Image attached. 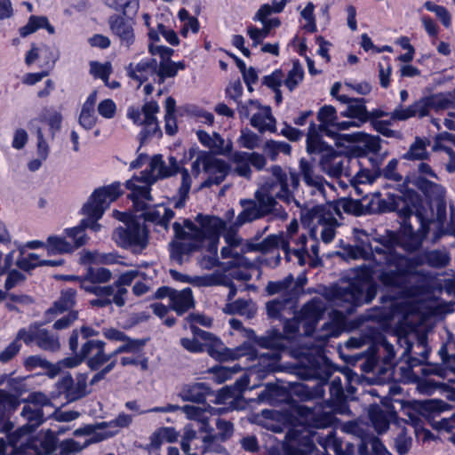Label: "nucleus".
Returning a JSON list of instances; mask_svg holds the SVG:
<instances>
[{"mask_svg":"<svg viewBox=\"0 0 455 455\" xmlns=\"http://www.w3.org/2000/svg\"><path fill=\"white\" fill-rule=\"evenodd\" d=\"M20 405V399L12 396L6 389L0 388V425L2 427H14L10 417Z\"/></svg>","mask_w":455,"mask_h":455,"instance_id":"36","label":"nucleus"},{"mask_svg":"<svg viewBox=\"0 0 455 455\" xmlns=\"http://www.w3.org/2000/svg\"><path fill=\"white\" fill-rule=\"evenodd\" d=\"M186 65L183 61L173 62V61H160L157 63L156 76L158 77V83H164L166 78L174 77L178 70L185 69Z\"/></svg>","mask_w":455,"mask_h":455,"instance_id":"56","label":"nucleus"},{"mask_svg":"<svg viewBox=\"0 0 455 455\" xmlns=\"http://www.w3.org/2000/svg\"><path fill=\"white\" fill-rule=\"evenodd\" d=\"M196 135L204 146L212 149L216 154L223 155L231 151V144L225 147L224 139L217 132L210 135L207 132L200 130L197 131Z\"/></svg>","mask_w":455,"mask_h":455,"instance_id":"44","label":"nucleus"},{"mask_svg":"<svg viewBox=\"0 0 455 455\" xmlns=\"http://www.w3.org/2000/svg\"><path fill=\"white\" fill-rule=\"evenodd\" d=\"M347 433L357 435L360 439L358 452L360 455H392L384 447L379 439L366 428H343Z\"/></svg>","mask_w":455,"mask_h":455,"instance_id":"26","label":"nucleus"},{"mask_svg":"<svg viewBox=\"0 0 455 455\" xmlns=\"http://www.w3.org/2000/svg\"><path fill=\"white\" fill-rule=\"evenodd\" d=\"M275 123V118L271 114L269 107H265L262 112L254 114L251 118V125L258 129L259 132L267 131L275 132L276 131Z\"/></svg>","mask_w":455,"mask_h":455,"instance_id":"50","label":"nucleus"},{"mask_svg":"<svg viewBox=\"0 0 455 455\" xmlns=\"http://www.w3.org/2000/svg\"><path fill=\"white\" fill-rule=\"evenodd\" d=\"M112 239L117 246L130 250L133 254H140L148 245V230L145 225L132 220L116 228Z\"/></svg>","mask_w":455,"mask_h":455,"instance_id":"14","label":"nucleus"},{"mask_svg":"<svg viewBox=\"0 0 455 455\" xmlns=\"http://www.w3.org/2000/svg\"><path fill=\"white\" fill-rule=\"evenodd\" d=\"M159 111V106L156 101H149L143 105L142 112L144 116V129L140 133V144L142 145L148 137L155 135L156 132L162 135L159 129L156 114Z\"/></svg>","mask_w":455,"mask_h":455,"instance_id":"32","label":"nucleus"},{"mask_svg":"<svg viewBox=\"0 0 455 455\" xmlns=\"http://www.w3.org/2000/svg\"><path fill=\"white\" fill-rule=\"evenodd\" d=\"M304 78V69L299 60H295L292 63L291 69L288 72V75L285 78H283L284 85L289 89L290 92H292L299 84Z\"/></svg>","mask_w":455,"mask_h":455,"instance_id":"61","label":"nucleus"},{"mask_svg":"<svg viewBox=\"0 0 455 455\" xmlns=\"http://www.w3.org/2000/svg\"><path fill=\"white\" fill-rule=\"evenodd\" d=\"M156 182L155 173L151 169L145 170L139 176L134 175L125 182V187L131 191L127 196L132 200L135 211L147 208V202H152L151 186Z\"/></svg>","mask_w":455,"mask_h":455,"instance_id":"17","label":"nucleus"},{"mask_svg":"<svg viewBox=\"0 0 455 455\" xmlns=\"http://www.w3.org/2000/svg\"><path fill=\"white\" fill-rule=\"evenodd\" d=\"M103 428H99L102 430ZM98 428H76L74 432L76 437H84L83 442L67 439L60 443V455H71L81 451L92 443L101 442L116 434V432L96 431Z\"/></svg>","mask_w":455,"mask_h":455,"instance_id":"19","label":"nucleus"},{"mask_svg":"<svg viewBox=\"0 0 455 455\" xmlns=\"http://www.w3.org/2000/svg\"><path fill=\"white\" fill-rule=\"evenodd\" d=\"M46 248L49 255L71 253L76 250L65 237L51 235L47 238Z\"/></svg>","mask_w":455,"mask_h":455,"instance_id":"55","label":"nucleus"},{"mask_svg":"<svg viewBox=\"0 0 455 455\" xmlns=\"http://www.w3.org/2000/svg\"><path fill=\"white\" fill-rule=\"evenodd\" d=\"M173 293L170 302V308L178 315H182L195 307L196 301L190 288H185L180 291L176 290Z\"/></svg>","mask_w":455,"mask_h":455,"instance_id":"41","label":"nucleus"},{"mask_svg":"<svg viewBox=\"0 0 455 455\" xmlns=\"http://www.w3.org/2000/svg\"><path fill=\"white\" fill-rule=\"evenodd\" d=\"M21 417L27 420L22 427H39L44 423V417L40 407L36 405H24L20 412Z\"/></svg>","mask_w":455,"mask_h":455,"instance_id":"57","label":"nucleus"},{"mask_svg":"<svg viewBox=\"0 0 455 455\" xmlns=\"http://www.w3.org/2000/svg\"><path fill=\"white\" fill-rule=\"evenodd\" d=\"M324 311L325 303L320 298H313L302 307L299 315L302 319L303 332L306 336L313 335Z\"/></svg>","mask_w":455,"mask_h":455,"instance_id":"24","label":"nucleus"},{"mask_svg":"<svg viewBox=\"0 0 455 455\" xmlns=\"http://www.w3.org/2000/svg\"><path fill=\"white\" fill-rule=\"evenodd\" d=\"M122 193L120 182H113L108 186L95 189L82 208L83 213L87 216L86 219L82 220L84 229L90 228L98 232L101 228L98 220L101 219L110 204L116 200Z\"/></svg>","mask_w":455,"mask_h":455,"instance_id":"9","label":"nucleus"},{"mask_svg":"<svg viewBox=\"0 0 455 455\" xmlns=\"http://www.w3.org/2000/svg\"><path fill=\"white\" fill-rule=\"evenodd\" d=\"M455 108V89L451 92L433 93L421 97L407 108L398 105L392 112H387L381 108L371 111L367 109L366 123L370 124L380 121L379 119L390 116L392 121H405L411 117L423 118L434 110L438 113L446 109Z\"/></svg>","mask_w":455,"mask_h":455,"instance_id":"5","label":"nucleus"},{"mask_svg":"<svg viewBox=\"0 0 455 455\" xmlns=\"http://www.w3.org/2000/svg\"><path fill=\"white\" fill-rule=\"evenodd\" d=\"M338 113L336 108L331 105H324L317 112V120L319 124L315 122L309 123L307 133V151L319 152L326 148V142L323 140V134L329 137H335L333 127L337 122Z\"/></svg>","mask_w":455,"mask_h":455,"instance_id":"12","label":"nucleus"},{"mask_svg":"<svg viewBox=\"0 0 455 455\" xmlns=\"http://www.w3.org/2000/svg\"><path fill=\"white\" fill-rule=\"evenodd\" d=\"M329 387L330 400L324 404H318L314 407L306 405H296L291 409V413L276 410L264 409L259 413L253 412L248 417L251 424L260 427H277L275 424L267 425L265 420H273L290 427H358L355 420L340 422L336 417L337 414H345L348 411L346 403V395L340 377H333L331 381L323 380L318 383L309 395L312 397H323L324 387Z\"/></svg>","mask_w":455,"mask_h":455,"instance_id":"2","label":"nucleus"},{"mask_svg":"<svg viewBox=\"0 0 455 455\" xmlns=\"http://www.w3.org/2000/svg\"><path fill=\"white\" fill-rule=\"evenodd\" d=\"M230 165L224 160L214 157L212 154L209 160H205L204 172L208 178L202 183L201 188H211L220 185L230 172Z\"/></svg>","mask_w":455,"mask_h":455,"instance_id":"28","label":"nucleus"},{"mask_svg":"<svg viewBox=\"0 0 455 455\" xmlns=\"http://www.w3.org/2000/svg\"><path fill=\"white\" fill-rule=\"evenodd\" d=\"M157 60L154 58L143 60L134 65L130 63L126 67L127 76L139 83V87L147 82L150 76L156 75Z\"/></svg>","mask_w":455,"mask_h":455,"instance_id":"33","label":"nucleus"},{"mask_svg":"<svg viewBox=\"0 0 455 455\" xmlns=\"http://www.w3.org/2000/svg\"><path fill=\"white\" fill-rule=\"evenodd\" d=\"M299 176L301 175L304 183L312 188V194H320L324 196L326 182L323 178L315 172L314 164L312 162L301 158L299 161V172H296Z\"/></svg>","mask_w":455,"mask_h":455,"instance_id":"31","label":"nucleus"},{"mask_svg":"<svg viewBox=\"0 0 455 455\" xmlns=\"http://www.w3.org/2000/svg\"><path fill=\"white\" fill-rule=\"evenodd\" d=\"M421 373L425 376L436 375L449 383H455V364H427L421 369Z\"/></svg>","mask_w":455,"mask_h":455,"instance_id":"53","label":"nucleus"},{"mask_svg":"<svg viewBox=\"0 0 455 455\" xmlns=\"http://www.w3.org/2000/svg\"><path fill=\"white\" fill-rule=\"evenodd\" d=\"M288 390L278 384L267 383L258 394V401L263 403L276 405L289 399Z\"/></svg>","mask_w":455,"mask_h":455,"instance_id":"37","label":"nucleus"},{"mask_svg":"<svg viewBox=\"0 0 455 455\" xmlns=\"http://www.w3.org/2000/svg\"><path fill=\"white\" fill-rule=\"evenodd\" d=\"M314 438L325 452L333 451L335 455H351L354 445L347 443V449H342V440L330 432L325 437L317 435L311 428H289L282 442V447L286 455H319L315 449Z\"/></svg>","mask_w":455,"mask_h":455,"instance_id":"6","label":"nucleus"},{"mask_svg":"<svg viewBox=\"0 0 455 455\" xmlns=\"http://www.w3.org/2000/svg\"><path fill=\"white\" fill-rule=\"evenodd\" d=\"M380 307L371 308L367 313V318L377 321L385 322L391 319L393 315L394 299L389 295H383L379 298Z\"/></svg>","mask_w":455,"mask_h":455,"instance_id":"49","label":"nucleus"},{"mask_svg":"<svg viewBox=\"0 0 455 455\" xmlns=\"http://www.w3.org/2000/svg\"><path fill=\"white\" fill-rule=\"evenodd\" d=\"M399 348L403 349L401 360L410 368L429 364L427 361L430 349L427 346V336L424 333L404 332L394 336Z\"/></svg>","mask_w":455,"mask_h":455,"instance_id":"13","label":"nucleus"},{"mask_svg":"<svg viewBox=\"0 0 455 455\" xmlns=\"http://www.w3.org/2000/svg\"><path fill=\"white\" fill-rule=\"evenodd\" d=\"M133 17L127 18L124 15H112L108 19L109 28L120 41V44L126 48H130L135 42V35L133 29Z\"/></svg>","mask_w":455,"mask_h":455,"instance_id":"25","label":"nucleus"},{"mask_svg":"<svg viewBox=\"0 0 455 455\" xmlns=\"http://www.w3.org/2000/svg\"><path fill=\"white\" fill-rule=\"evenodd\" d=\"M230 160L235 164L234 172L240 177L250 179L251 176V169L249 163L247 152L236 151L233 153Z\"/></svg>","mask_w":455,"mask_h":455,"instance_id":"58","label":"nucleus"},{"mask_svg":"<svg viewBox=\"0 0 455 455\" xmlns=\"http://www.w3.org/2000/svg\"><path fill=\"white\" fill-rule=\"evenodd\" d=\"M366 100L364 98H355L345 110L340 112L343 117H348L357 121L358 124H366Z\"/></svg>","mask_w":455,"mask_h":455,"instance_id":"48","label":"nucleus"},{"mask_svg":"<svg viewBox=\"0 0 455 455\" xmlns=\"http://www.w3.org/2000/svg\"><path fill=\"white\" fill-rule=\"evenodd\" d=\"M92 346L94 350L93 357L88 362V367L92 371L100 369L105 363L108 364L112 360L116 359L117 355L126 353L127 351L126 347L121 345L110 354H106L105 342H92Z\"/></svg>","mask_w":455,"mask_h":455,"instance_id":"35","label":"nucleus"},{"mask_svg":"<svg viewBox=\"0 0 455 455\" xmlns=\"http://www.w3.org/2000/svg\"><path fill=\"white\" fill-rule=\"evenodd\" d=\"M430 220H419V222L411 220V230L406 225L403 227V235L387 230L386 234L373 240L379 245H372L374 268L371 265L362 264L355 268L358 282L351 283L337 291V299L348 304L347 314H352L355 309L364 304H369L375 299L378 285L371 283L373 275L377 274L378 280L385 287L401 288L403 284V271L408 264V257L398 253L396 247H401L408 252L418 251L430 230Z\"/></svg>","mask_w":455,"mask_h":455,"instance_id":"1","label":"nucleus"},{"mask_svg":"<svg viewBox=\"0 0 455 455\" xmlns=\"http://www.w3.org/2000/svg\"><path fill=\"white\" fill-rule=\"evenodd\" d=\"M149 168L155 173L156 181L176 175L178 172L181 174V185L178 189L177 198L173 197V206L176 209H182L188 197V193L191 188L192 179L188 169L180 168L175 156H170L168 157V164L160 154L152 156Z\"/></svg>","mask_w":455,"mask_h":455,"instance_id":"10","label":"nucleus"},{"mask_svg":"<svg viewBox=\"0 0 455 455\" xmlns=\"http://www.w3.org/2000/svg\"><path fill=\"white\" fill-rule=\"evenodd\" d=\"M209 394L210 388L207 385L203 382H197L184 385L179 393V396L183 401L203 403L205 402L206 396Z\"/></svg>","mask_w":455,"mask_h":455,"instance_id":"42","label":"nucleus"},{"mask_svg":"<svg viewBox=\"0 0 455 455\" xmlns=\"http://www.w3.org/2000/svg\"><path fill=\"white\" fill-rule=\"evenodd\" d=\"M87 373H79L73 379L68 372L61 376L56 383L57 390L64 395L68 402H75L85 397L89 391L87 390Z\"/></svg>","mask_w":455,"mask_h":455,"instance_id":"21","label":"nucleus"},{"mask_svg":"<svg viewBox=\"0 0 455 455\" xmlns=\"http://www.w3.org/2000/svg\"><path fill=\"white\" fill-rule=\"evenodd\" d=\"M413 184L429 201V204L424 203V204L432 212L431 223L435 220L443 224L446 219L445 188L420 176L415 179Z\"/></svg>","mask_w":455,"mask_h":455,"instance_id":"16","label":"nucleus"},{"mask_svg":"<svg viewBox=\"0 0 455 455\" xmlns=\"http://www.w3.org/2000/svg\"><path fill=\"white\" fill-rule=\"evenodd\" d=\"M138 275V270H128L121 274L118 278L110 284L112 287V294L109 298L110 306L115 304L118 307H123L125 305L128 295L127 287L133 283Z\"/></svg>","mask_w":455,"mask_h":455,"instance_id":"29","label":"nucleus"},{"mask_svg":"<svg viewBox=\"0 0 455 455\" xmlns=\"http://www.w3.org/2000/svg\"><path fill=\"white\" fill-rule=\"evenodd\" d=\"M270 171L275 180L267 181L255 192V201L263 217L274 214L280 219H285L287 213L278 204L276 199L287 204L293 203L300 208V203L294 196L300 180L295 171L291 170L286 173L279 165H273Z\"/></svg>","mask_w":455,"mask_h":455,"instance_id":"3","label":"nucleus"},{"mask_svg":"<svg viewBox=\"0 0 455 455\" xmlns=\"http://www.w3.org/2000/svg\"><path fill=\"white\" fill-rule=\"evenodd\" d=\"M76 291L72 288H68L61 291L60 299L54 302L53 307L47 310V313L56 314L68 311L76 304Z\"/></svg>","mask_w":455,"mask_h":455,"instance_id":"54","label":"nucleus"},{"mask_svg":"<svg viewBox=\"0 0 455 455\" xmlns=\"http://www.w3.org/2000/svg\"><path fill=\"white\" fill-rule=\"evenodd\" d=\"M177 437L178 435L174 431V428H161L151 436L150 445L157 449L164 441L172 443L177 440Z\"/></svg>","mask_w":455,"mask_h":455,"instance_id":"64","label":"nucleus"},{"mask_svg":"<svg viewBox=\"0 0 455 455\" xmlns=\"http://www.w3.org/2000/svg\"><path fill=\"white\" fill-rule=\"evenodd\" d=\"M106 4L116 10H122V15L130 18V16H135L139 10V2L136 0H130L126 2H121V0H105Z\"/></svg>","mask_w":455,"mask_h":455,"instance_id":"60","label":"nucleus"},{"mask_svg":"<svg viewBox=\"0 0 455 455\" xmlns=\"http://www.w3.org/2000/svg\"><path fill=\"white\" fill-rule=\"evenodd\" d=\"M36 428H15L10 436L11 444L18 449V452L28 455H49L57 444L56 435L50 430H41L36 433Z\"/></svg>","mask_w":455,"mask_h":455,"instance_id":"8","label":"nucleus"},{"mask_svg":"<svg viewBox=\"0 0 455 455\" xmlns=\"http://www.w3.org/2000/svg\"><path fill=\"white\" fill-rule=\"evenodd\" d=\"M112 279V272L103 267H88L83 275L82 290L93 294L97 298L91 299L89 304L92 307H110L112 287L108 283Z\"/></svg>","mask_w":455,"mask_h":455,"instance_id":"11","label":"nucleus"},{"mask_svg":"<svg viewBox=\"0 0 455 455\" xmlns=\"http://www.w3.org/2000/svg\"><path fill=\"white\" fill-rule=\"evenodd\" d=\"M72 352V356L66 357L59 362V364L66 368H74L81 364L83 362H88L93 357L94 350L92 342L87 341L82 344L81 347L77 346L76 349H69Z\"/></svg>","mask_w":455,"mask_h":455,"instance_id":"40","label":"nucleus"},{"mask_svg":"<svg viewBox=\"0 0 455 455\" xmlns=\"http://www.w3.org/2000/svg\"><path fill=\"white\" fill-rule=\"evenodd\" d=\"M250 251H259L262 253L270 252L275 249L281 248L288 261L291 260L290 242L285 240L283 235H269L260 242H250L246 245Z\"/></svg>","mask_w":455,"mask_h":455,"instance_id":"30","label":"nucleus"},{"mask_svg":"<svg viewBox=\"0 0 455 455\" xmlns=\"http://www.w3.org/2000/svg\"><path fill=\"white\" fill-rule=\"evenodd\" d=\"M451 260L449 255L440 250L427 251L412 257L408 258V264L403 271V280L405 277L415 275L417 267L428 265L432 267L441 268L446 267Z\"/></svg>","mask_w":455,"mask_h":455,"instance_id":"22","label":"nucleus"},{"mask_svg":"<svg viewBox=\"0 0 455 455\" xmlns=\"http://www.w3.org/2000/svg\"><path fill=\"white\" fill-rule=\"evenodd\" d=\"M429 145V140L416 137L414 142L411 144L407 152L403 155V158L409 161L427 160L430 156L427 150V147Z\"/></svg>","mask_w":455,"mask_h":455,"instance_id":"52","label":"nucleus"},{"mask_svg":"<svg viewBox=\"0 0 455 455\" xmlns=\"http://www.w3.org/2000/svg\"><path fill=\"white\" fill-rule=\"evenodd\" d=\"M381 347L383 349L382 363L374 362L372 358H368L362 363L361 367L365 372L372 371L383 375H387L389 372L388 377H390L395 365V350L394 346L387 339H383Z\"/></svg>","mask_w":455,"mask_h":455,"instance_id":"27","label":"nucleus"},{"mask_svg":"<svg viewBox=\"0 0 455 455\" xmlns=\"http://www.w3.org/2000/svg\"><path fill=\"white\" fill-rule=\"evenodd\" d=\"M240 205L243 211L237 215L234 223L235 226L242 227L246 223L263 218L255 200L241 199Z\"/></svg>","mask_w":455,"mask_h":455,"instance_id":"43","label":"nucleus"},{"mask_svg":"<svg viewBox=\"0 0 455 455\" xmlns=\"http://www.w3.org/2000/svg\"><path fill=\"white\" fill-rule=\"evenodd\" d=\"M265 292L268 296L279 294L278 299L292 300L296 294L292 275H289L282 280L269 281L266 285Z\"/></svg>","mask_w":455,"mask_h":455,"instance_id":"38","label":"nucleus"},{"mask_svg":"<svg viewBox=\"0 0 455 455\" xmlns=\"http://www.w3.org/2000/svg\"><path fill=\"white\" fill-rule=\"evenodd\" d=\"M308 154H321L320 165L328 175L339 178L340 176L350 177L352 172L358 168L359 159L356 156L344 155L336 152L326 143V148L319 152H307Z\"/></svg>","mask_w":455,"mask_h":455,"instance_id":"15","label":"nucleus"},{"mask_svg":"<svg viewBox=\"0 0 455 455\" xmlns=\"http://www.w3.org/2000/svg\"><path fill=\"white\" fill-rule=\"evenodd\" d=\"M302 217L307 218L312 222H315L320 226L339 225L337 217H341L338 202L327 203L325 204L315 205L307 209L302 213Z\"/></svg>","mask_w":455,"mask_h":455,"instance_id":"23","label":"nucleus"},{"mask_svg":"<svg viewBox=\"0 0 455 455\" xmlns=\"http://www.w3.org/2000/svg\"><path fill=\"white\" fill-rule=\"evenodd\" d=\"M402 195L388 193L387 198L382 199L376 194L377 213L395 212L403 220L409 230H411V220L419 222V220L432 219V212L424 204L420 195L413 189L400 185Z\"/></svg>","mask_w":455,"mask_h":455,"instance_id":"7","label":"nucleus"},{"mask_svg":"<svg viewBox=\"0 0 455 455\" xmlns=\"http://www.w3.org/2000/svg\"><path fill=\"white\" fill-rule=\"evenodd\" d=\"M227 242L228 246L223 247L220 251L222 259L231 258V260L228 262L231 267H248L251 265L250 260L234 248L239 245L240 239L227 237Z\"/></svg>","mask_w":455,"mask_h":455,"instance_id":"47","label":"nucleus"},{"mask_svg":"<svg viewBox=\"0 0 455 455\" xmlns=\"http://www.w3.org/2000/svg\"><path fill=\"white\" fill-rule=\"evenodd\" d=\"M337 202H338L340 212L343 211L346 213L353 214L355 216L365 215V211H363L362 200L343 198Z\"/></svg>","mask_w":455,"mask_h":455,"instance_id":"63","label":"nucleus"},{"mask_svg":"<svg viewBox=\"0 0 455 455\" xmlns=\"http://www.w3.org/2000/svg\"><path fill=\"white\" fill-rule=\"evenodd\" d=\"M254 340L259 347L269 350L261 354L260 357L267 358L273 363L279 362L282 352L288 349L287 338L277 329H271L264 335L256 337Z\"/></svg>","mask_w":455,"mask_h":455,"instance_id":"20","label":"nucleus"},{"mask_svg":"<svg viewBox=\"0 0 455 455\" xmlns=\"http://www.w3.org/2000/svg\"><path fill=\"white\" fill-rule=\"evenodd\" d=\"M140 217L147 222H151L156 226L163 228L164 230H168L169 222L175 217V212L166 207L164 204H158L154 208H147L141 211Z\"/></svg>","mask_w":455,"mask_h":455,"instance_id":"34","label":"nucleus"},{"mask_svg":"<svg viewBox=\"0 0 455 455\" xmlns=\"http://www.w3.org/2000/svg\"><path fill=\"white\" fill-rule=\"evenodd\" d=\"M368 416L372 427H389L391 424L398 423V417L395 411L379 404L370 405Z\"/></svg>","mask_w":455,"mask_h":455,"instance_id":"39","label":"nucleus"},{"mask_svg":"<svg viewBox=\"0 0 455 455\" xmlns=\"http://www.w3.org/2000/svg\"><path fill=\"white\" fill-rule=\"evenodd\" d=\"M291 299H274L266 304L267 314L269 318L280 319L283 311L291 303Z\"/></svg>","mask_w":455,"mask_h":455,"instance_id":"62","label":"nucleus"},{"mask_svg":"<svg viewBox=\"0 0 455 455\" xmlns=\"http://www.w3.org/2000/svg\"><path fill=\"white\" fill-rule=\"evenodd\" d=\"M195 220L199 227L189 219H184L182 223L175 221L172 224L174 238L180 242H172L171 244L175 247L177 252L182 254L186 252V245L181 241H192L193 250H196L208 240V251L216 253L220 235L226 228L225 221L219 217L202 213H198Z\"/></svg>","mask_w":455,"mask_h":455,"instance_id":"4","label":"nucleus"},{"mask_svg":"<svg viewBox=\"0 0 455 455\" xmlns=\"http://www.w3.org/2000/svg\"><path fill=\"white\" fill-rule=\"evenodd\" d=\"M43 323L36 322L27 328H21L17 333L18 339H22L26 345L33 342L43 350L57 352L60 348V342L57 334L42 328Z\"/></svg>","mask_w":455,"mask_h":455,"instance_id":"18","label":"nucleus"},{"mask_svg":"<svg viewBox=\"0 0 455 455\" xmlns=\"http://www.w3.org/2000/svg\"><path fill=\"white\" fill-rule=\"evenodd\" d=\"M99 331L89 326H82L80 329H74L68 339L69 349H76L77 346L81 347L82 344L89 342H104L100 339H93L92 338L97 336Z\"/></svg>","mask_w":455,"mask_h":455,"instance_id":"51","label":"nucleus"},{"mask_svg":"<svg viewBox=\"0 0 455 455\" xmlns=\"http://www.w3.org/2000/svg\"><path fill=\"white\" fill-rule=\"evenodd\" d=\"M222 409L214 408L211 406H195V405H185L182 407V411L190 419L196 420L207 427L209 424V419L211 416L219 415Z\"/></svg>","mask_w":455,"mask_h":455,"instance_id":"46","label":"nucleus"},{"mask_svg":"<svg viewBox=\"0 0 455 455\" xmlns=\"http://www.w3.org/2000/svg\"><path fill=\"white\" fill-rule=\"evenodd\" d=\"M363 238H359L355 245H348L346 248L347 255L354 259H362L373 261V251L369 236L362 232Z\"/></svg>","mask_w":455,"mask_h":455,"instance_id":"45","label":"nucleus"},{"mask_svg":"<svg viewBox=\"0 0 455 455\" xmlns=\"http://www.w3.org/2000/svg\"><path fill=\"white\" fill-rule=\"evenodd\" d=\"M346 140L351 142L364 141L367 149L372 153L380 150V139L379 136H369L363 132H355L346 135Z\"/></svg>","mask_w":455,"mask_h":455,"instance_id":"59","label":"nucleus"}]
</instances>
